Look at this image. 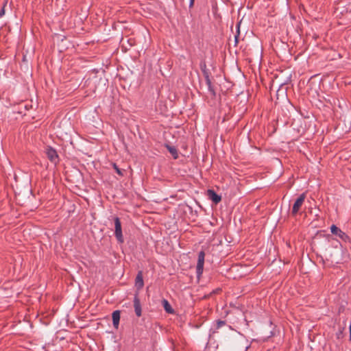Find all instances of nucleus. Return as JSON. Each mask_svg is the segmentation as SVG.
Wrapping results in <instances>:
<instances>
[{
  "label": "nucleus",
  "mask_w": 351,
  "mask_h": 351,
  "mask_svg": "<svg viewBox=\"0 0 351 351\" xmlns=\"http://www.w3.org/2000/svg\"><path fill=\"white\" fill-rule=\"evenodd\" d=\"M237 37H238L237 36H235V40H236V42L237 41Z\"/></svg>",
  "instance_id": "nucleus-17"
},
{
  "label": "nucleus",
  "mask_w": 351,
  "mask_h": 351,
  "mask_svg": "<svg viewBox=\"0 0 351 351\" xmlns=\"http://www.w3.org/2000/svg\"><path fill=\"white\" fill-rule=\"evenodd\" d=\"M225 324V322L223 321H219L217 322V327L219 328Z\"/></svg>",
  "instance_id": "nucleus-14"
},
{
  "label": "nucleus",
  "mask_w": 351,
  "mask_h": 351,
  "mask_svg": "<svg viewBox=\"0 0 351 351\" xmlns=\"http://www.w3.org/2000/svg\"><path fill=\"white\" fill-rule=\"evenodd\" d=\"M166 147L175 159L178 158V151L175 147L171 146L169 145H166Z\"/></svg>",
  "instance_id": "nucleus-10"
},
{
  "label": "nucleus",
  "mask_w": 351,
  "mask_h": 351,
  "mask_svg": "<svg viewBox=\"0 0 351 351\" xmlns=\"http://www.w3.org/2000/svg\"><path fill=\"white\" fill-rule=\"evenodd\" d=\"M162 302L163 307H164L165 310L167 313H173V310L167 300H163Z\"/></svg>",
  "instance_id": "nucleus-11"
},
{
  "label": "nucleus",
  "mask_w": 351,
  "mask_h": 351,
  "mask_svg": "<svg viewBox=\"0 0 351 351\" xmlns=\"http://www.w3.org/2000/svg\"><path fill=\"white\" fill-rule=\"evenodd\" d=\"M7 1L5 2L3 8L0 10V17H2L5 14V6L6 5Z\"/></svg>",
  "instance_id": "nucleus-13"
},
{
  "label": "nucleus",
  "mask_w": 351,
  "mask_h": 351,
  "mask_svg": "<svg viewBox=\"0 0 351 351\" xmlns=\"http://www.w3.org/2000/svg\"><path fill=\"white\" fill-rule=\"evenodd\" d=\"M134 311L137 317L141 316V305L140 303V300L137 297H135L134 299Z\"/></svg>",
  "instance_id": "nucleus-6"
},
{
  "label": "nucleus",
  "mask_w": 351,
  "mask_h": 351,
  "mask_svg": "<svg viewBox=\"0 0 351 351\" xmlns=\"http://www.w3.org/2000/svg\"><path fill=\"white\" fill-rule=\"evenodd\" d=\"M208 194L209 198L215 204L219 203L221 199V196L217 195L213 190H208Z\"/></svg>",
  "instance_id": "nucleus-9"
},
{
  "label": "nucleus",
  "mask_w": 351,
  "mask_h": 351,
  "mask_svg": "<svg viewBox=\"0 0 351 351\" xmlns=\"http://www.w3.org/2000/svg\"><path fill=\"white\" fill-rule=\"evenodd\" d=\"M207 84H208V91H209V93H210L212 95L215 96V92L214 89L213 88V87H212V86H211V83H210V80H207Z\"/></svg>",
  "instance_id": "nucleus-12"
},
{
  "label": "nucleus",
  "mask_w": 351,
  "mask_h": 351,
  "mask_svg": "<svg viewBox=\"0 0 351 351\" xmlns=\"http://www.w3.org/2000/svg\"><path fill=\"white\" fill-rule=\"evenodd\" d=\"M114 235L119 243L123 242L121 224L119 217L114 218Z\"/></svg>",
  "instance_id": "nucleus-3"
},
{
  "label": "nucleus",
  "mask_w": 351,
  "mask_h": 351,
  "mask_svg": "<svg viewBox=\"0 0 351 351\" xmlns=\"http://www.w3.org/2000/svg\"><path fill=\"white\" fill-rule=\"evenodd\" d=\"M114 169L116 170V171L117 172V173L121 175V170L116 166V165H114Z\"/></svg>",
  "instance_id": "nucleus-15"
},
{
  "label": "nucleus",
  "mask_w": 351,
  "mask_h": 351,
  "mask_svg": "<svg viewBox=\"0 0 351 351\" xmlns=\"http://www.w3.org/2000/svg\"><path fill=\"white\" fill-rule=\"evenodd\" d=\"M204 258H205V253L203 251L199 252L198 254V260H197V267H196L197 276H201L203 273Z\"/></svg>",
  "instance_id": "nucleus-4"
},
{
  "label": "nucleus",
  "mask_w": 351,
  "mask_h": 351,
  "mask_svg": "<svg viewBox=\"0 0 351 351\" xmlns=\"http://www.w3.org/2000/svg\"><path fill=\"white\" fill-rule=\"evenodd\" d=\"M112 324L115 328H118L120 320V311H114L112 315Z\"/></svg>",
  "instance_id": "nucleus-7"
},
{
  "label": "nucleus",
  "mask_w": 351,
  "mask_h": 351,
  "mask_svg": "<svg viewBox=\"0 0 351 351\" xmlns=\"http://www.w3.org/2000/svg\"><path fill=\"white\" fill-rule=\"evenodd\" d=\"M306 199V194L302 193L295 200L293 204L291 213L293 215H295L301 209L302 206L303 205L304 200Z\"/></svg>",
  "instance_id": "nucleus-2"
},
{
  "label": "nucleus",
  "mask_w": 351,
  "mask_h": 351,
  "mask_svg": "<svg viewBox=\"0 0 351 351\" xmlns=\"http://www.w3.org/2000/svg\"><path fill=\"white\" fill-rule=\"evenodd\" d=\"M330 231L331 232L339 237L340 239L345 240L348 236L346 234L345 232H343L341 229H339L338 227H337L335 225H332L330 227Z\"/></svg>",
  "instance_id": "nucleus-5"
},
{
  "label": "nucleus",
  "mask_w": 351,
  "mask_h": 351,
  "mask_svg": "<svg viewBox=\"0 0 351 351\" xmlns=\"http://www.w3.org/2000/svg\"><path fill=\"white\" fill-rule=\"evenodd\" d=\"M194 1H195V0H190L189 7H192L193 5Z\"/></svg>",
  "instance_id": "nucleus-16"
},
{
  "label": "nucleus",
  "mask_w": 351,
  "mask_h": 351,
  "mask_svg": "<svg viewBox=\"0 0 351 351\" xmlns=\"http://www.w3.org/2000/svg\"><path fill=\"white\" fill-rule=\"evenodd\" d=\"M45 154L48 159L51 161V162L53 163L56 165L59 162V156L57 154V152L55 149L50 146H47L45 148Z\"/></svg>",
  "instance_id": "nucleus-1"
},
{
  "label": "nucleus",
  "mask_w": 351,
  "mask_h": 351,
  "mask_svg": "<svg viewBox=\"0 0 351 351\" xmlns=\"http://www.w3.org/2000/svg\"><path fill=\"white\" fill-rule=\"evenodd\" d=\"M144 285L142 271H139L136 277L135 286L138 289H141Z\"/></svg>",
  "instance_id": "nucleus-8"
}]
</instances>
